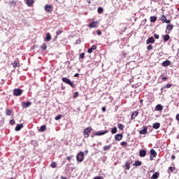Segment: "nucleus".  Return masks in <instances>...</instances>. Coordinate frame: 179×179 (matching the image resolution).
I'll use <instances>...</instances> for the list:
<instances>
[{"label":"nucleus","mask_w":179,"mask_h":179,"mask_svg":"<svg viewBox=\"0 0 179 179\" xmlns=\"http://www.w3.org/2000/svg\"><path fill=\"white\" fill-rule=\"evenodd\" d=\"M84 159H85V153L83 152H80L76 156V160L77 162H80V163H82Z\"/></svg>","instance_id":"obj_1"},{"label":"nucleus","mask_w":179,"mask_h":179,"mask_svg":"<svg viewBox=\"0 0 179 179\" xmlns=\"http://www.w3.org/2000/svg\"><path fill=\"white\" fill-rule=\"evenodd\" d=\"M108 130L96 131L94 132V135L92 136V138H94V136H101L103 135H106V134H108Z\"/></svg>","instance_id":"obj_2"},{"label":"nucleus","mask_w":179,"mask_h":179,"mask_svg":"<svg viewBox=\"0 0 179 179\" xmlns=\"http://www.w3.org/2000/svg\"><path fill=\"white\" fill-rule=\"evenodd\" d=\"M62 80L64 83H66V85H69L71 87H75V85H73V83H72V81H71V80L69 79L68 78H63Z\"/></svg>","instance_id":"obj_3"},{"label":"nucleus","mask_w":179,"mask_h":179,"mask_svg":"<svg viewBox=\"0 0 179 179\" xmlns=\"http://www.w3.org/2000/svg\"><path fill=\"white\" fill-rule=\"evenodd\" d=\"M23 94V90L15 88L13 90V95L16 96H22Z\"/></svg>","instance_id":"obj_4"},{"label":"nucleus","mask_w":179,"mask_h":179,"mask_svg":"<svg viewBox=\"0 0 179 179\" xmlns=\"http://www.w3.org/2000/svg\"><path fill=\"white\" fill-rule=\"evenodd\" d=\"M92 131V127H87L83 131L84 138H89V134H90V131Z\"/></svg>","instance_id":"obj_5"},{"label":"nucleus","mask_w":179,"mask_h":179,"mask_svg":"<svg viewBox=\"0 0 179 179\" xmlns=\"http://www.w3.org/2000/svg\"><path fill=\"white\" fill-rule=\"evenodd\" d=\"M88 27H90V29L99 27V21H94V22L90 23L88 24Z\"/></svg>","instance_id":"obj_6"},{"label":"nucleus","mask_w":179,"mask_h":179,"mask_svg":"<svg viewBox=\"0 0 179 179\" xmlns=\"http://www.w3.org/2000/svg\"><path fill=\"white\" fill-rule=\"evenodd\" d=\"M11 65H13V68H19V66H20V61H19V59H17L11 64Z\"/></svg>","instance_id":"obj_7"},{"label":"nucleus","mask_w":179,"mask_h":179,"mask_svg":"<svg viewBox=\"0 0 179 179\" xmlns=\"http://www.w3.org/2000/svg\"><path fill=\"white\" fill-rule=\"evenodd\" d=\"M150 160H153V159H155V157L157 156V152H156V151L153 149L150 150Z\"/></svg>","instance_id":"obj_8"},{"label":"nucleus","mask_w":179,"mask_h":179,"mask_svg":"<svg viewBox=\"0 0 179 179\" xmlns=\"http://www.w3.org/2000/svg\"><path fill=\"white\" fill-rule=\"evenodd\" d=\"M52 6L51 5H45V12H48V13H51V12H52Z\"/></svg>","instance_id":"obj_9"},{"label":"nucleus","mask_w":179,"mask_h":179,"mask_svg":"<svg viewBox=\"0 0 179 179\" xmlns=\"http://www.w3.org/2000/svg\"><path fill=\"white\" fill-rule=\"evenodd\" d=\"M21 106L23 108H27V107H30V106H31V102H22Z\"/></svg>","instance_id":"obj_10"},{"label":"nucleus","mask_w":179,"mask_h":179,"mask_svg":"<svg viewBox=\"0 0 179 179\" xmlns=\"http://www.w3.org/2000/svg\"><path fill=\"white\" fill-rule=\"evenodd\" d=\"M154 43H155V38H153V36L148 38L146 41V44H154Z\"/></svg>","instance_id":"obj_11"},{"label":"nucleus","mask_w":179,"mask_h":179,"mask_svg":"<svg viewBox=\"0 0 179 179\" xmlns=\"http://www.w3.org/2000/svg\"><path fill=\"white\" fill-rule=\"evenodd\" d=\"M166 29L169 31L168 34H170L171 30H173V29H174V25H173V24H169L166 26Z\"/></svg>","instance_id":"obj_12"},{"label":"nucleus","mask_w":179,"mask_h":179,"mask_svg":"<svg viewBox=\"0 0 179 179\" xmlns=\"http://www.w3.org/2000/svg\"><path fill=\"white\" fill-rule=\"evenodd\" d=\"M162 66H170L171 62L170 60H166L162 63Z\"/></svg>","instance_id":"obj_13"},{"label":"nucleus","mask_w":179,"mask_h":179,"mask_svg":"<svg viewBox=\"0 0 179 179\" xmlns=\"http://www.w3.org/2000/svg\"><path fill=\"white\" fill-rule=\"evenodd\" d=\"M139 115V112L138 110L134 111L131 115V120H135L137 115Z\"/></svg>","instance_id":"obj_14"},{"label":"nucleus","mask_w":179,"mask_h":179,"mask_svg":"<svg viewBox=\"0 0 179 179\" xmlns=\"http://www.w3.org/2000/svg\"><path fill=\"white\" fill-rule=\"evenodd\" d=\"M97 45H93L90 48L87 50L88 54H92L93 52V50H96Z\"/></svg>","instance_id":"obj_15"},{"label":"nucleus","mask_w":179,"mask_h":179,"mask_svg":"<svg viewBox=\"0 0 179 179\" xmlns=\"http://www.w3.org/2000/svg\"><path fill=\"white\" fill-rule=\"evenodd\" d=\"M141 135H146L148 134V127H143V129L140 131Z\"/></svg>","instance_id":"obj_16"},{"label":"nucleus","mask_w":179,"mask_h":179,"mask_svg":"<svg viewBox=\"0 0 179 179\" xmlns=\"http://www.w3.org/2000/svg\"><path fill=\"white\" fill-rule=\"evenodd\" d=\"M122 139V134H117L115 136V141H121Z\"/></svg>","instance_id":"obj_17"},{"label":"nucleus","mask_w":179,"mask_h":179,"mask_svg":"<svg viewBox=\"0 0 179 179\" xmlns=\"http://www.w3.org/2000/svg\"><path fill=\"white\" fill-rule=\"evenodd\" d=\"M139 156H140V157H145V156H146V150H140Z\"/></svg>","instance_id":"obj_18"},{"label":"nucleus","mask_w":179,"mask_h":179,"mask_svg":"<svg viewBox=\"0 0 179 179\" xmlns=\"http://www.w3.org/2000/svg\"><path fill=\"white\" fill-rule=\"evenodd\" d=\"M155 110L156 111H162V110H163V106H162V105H160V104H158V105H157V106H155Z\"/></svg>","instance_id":"obj_19"},{"label":"nucleus","mask_w":179,"mask_h":179,"mask_svg":"<svg viewBox=\"0 0 179 179\" xmlns=\"http://www.w3.org/2000/svg\"><path fill=\"white\" fill-rule=\"evenodd\" d=\"M160 173L159 172H155L151 177V179H157L159 178Z\"/></svg>","instance_id":"obj_20"},{"label":"nucleus","mask_w":179,"mask_h":179,"mask_svg":"<svg viewBox=\"0 0 179 179\" xmlns=\"http://www.w3.org/2000/svg\"><path fill=\"white\" fill-rule=\"evenodd\" d=\"M12 113H13V109H6V115L10 116V115H12Z\"/></svg>","instance_id":"obj_21"},{"label":"nucleus","mask_w":179,"mask_h":179,"mask_svg":"<svg viewBox=\"0 0 179 179\" xmlns=\"http://www.w3.org/2000/svg\"><path fill=\"white\" fill-rule=\"evenodd\" d=\"M22 128H23V124H17L15 130L18 131H20L22 129Z\"/></svg>","instance_id":"obj_22"},{"label":"nucleus","mask_w":179,"mask_h":179,"mask_svg":"<svg viewBox=\"0 0 179 179\" xmlns=\"http://www.w3.org/2000/svg\"><path fill=\"white\" fill-rule=\"evenodd\" d=\"M156 20H157V17H156V16H151L150 17V22H151V23H155V22H156Z\"/></svg>","instance_id":"obj_23"},{"label":"nucleus","mask_w":179,"mask_h":179,"mask_svg":"<svg viewBox=\"0 0 179 179\" xmlns=\"http://www.w3.org/2000/svg\"><path fill=\"white\" fill-rule=\"evenodd\" d=\"M152 127L154 128V129H159L160 128V123L159 122L154 123L152 125Z\"/></svg>","instance_id":"obj_24"},{"label":"nucleus","mask_w":179,"mask_h":179,"mask_svg":"<svg viewBox=\"0 0 179 179\" xmlns=\"http://www.w3.org/2000/svg\"><path fill=\"white\" fill-rule=\"evenodd\" d=\"M124 168L126 170H129L131 169V162H127L124 164Z\"/></svg>","instance_id":"obj_25"},{"label":"nucleus","mask_w":179,"mask_h":179,"mask_svg":"<svg viewBox=\"0 0 179 179\" xmlns=\"http://www.w3.org/2000/svg\"><path fill=\"white\" fill-rule=\"evenodd\" d=\"M26 3L27 6H31L34 3V0H26Z\"/></svg>","instance_id":"obj_26"},{"label":"nucleus","mask_w":179,"mask_h":179,"mask_svg":"<svg viewBox=\"0 0 179 179\" xmlns=\"http://www.w3.org/2000/svg\"><path fill=\"white\" fill-rule=\"evenodd\" d=\"M45 41H51V34L50 33H47Z\"/></svg>","instance_id":"obj_27"},{"label":"nucleus","mask_w":179,"mask_h":179,"mask_svg":"<svg viewBox=\"0 0 179 179\" xmlns=\"http://www.w3.org/2000/svg\"><path fill=\"white\" fill-rule=\"evenodd\" d=\"M45 129H47V126L45 125H42L40 129H38L39 132H44V131H45Z\"/></svg>","instance_id":"obj_28"},{"label":"nucleus","mask_w":179,"mask_h":179,"mask_svg":"<svg viewBox=\"0 0 179 179\" xmlns=\"http://www.w3.org/2000/svg\"><path fill=\"white\" fill-rule=\"evenodd\" d=\"M133 166H136V167L139 166H142V162L140 161H136L134 162V164H133Z\"/></svg>","instance_id":"obj_29"},{"label":"nucleus","mask_w":179,"mask_h":179,"mask_svg":"<svg viewBox=\"0 0 179 179\" xmlns=\"http://www.w3.org/2000/svg\"><path fill=\"white\" fill-rule=\"evenodd\" d=\"M111 149V144L108 145H105L103 147V150L107 151V150H110Z\"/></svg>","instance_id":"obj_30"},{"label":"nucleus","mask_w":179,"mask_h":179,"mask_svg":"<svg viewBox=\"0 0 179 179\" xmlns=\"http://www.w3.org/2000/svg\"><path fill=\"white\" fill-rule=\"evenodd\" d=\"M160 20H162V22H163V23H165L166 20H167V17H166V15H162L161 16Z\"/></svg>","instance_id":"obj_31"},{"label":"nucleus","mask_w":179,"mask_h":179,"mask_svg":"<svg viewBox=\"0 0 179 179\" xmlns=\"http://www.w3.org/2000/svg\"><path fill=\"white\" fill-rule=\"evenodd\" d=\"M50 167H52V169H55L57 167V163H55V162H52Z\"/></svg>","instance_id":"obj_32"},{"label":"nucleus","mask_w":179,"mask_h":179,"mask_svg":"<svg viewBox=\"0 0 179 179\" xmlns=\"http://www.w3.org/2000/svg\"><path fill=\"white\" fill-rule=\"evenodd\" d=\"M97 12H98V13L101 14V13H103V12H104V10L103 9V8L99 7L97 9Z\"/></svg>","instance_id":"obj_33"},{"label":"nucleus","mask_w":179,"mask_h":179,"mask_svg":"<svg viewBox=\"0 0 179 179\" xmlns=\"http://www.w3.org/2000/svg\"><path fill=\"white\" fill-rule=\"evenodd\" d=\"M170 40V35H166L164 37V41H169Z\"/></svg>","instance_id":"obj_34"},{"label":"nucleus","mask_w":179,"mask_h":179,"mask_svg":"<svg viewBox=\"0 0 179 179\" xmlns=\"http://www.w3.org/2000/svg\"><path fill=\"white\" fill-rule=\"evenodd\" d=\"M41 49L43 50V51H45L47 50V44L46 43H43L42 45H41Z\"/></svg>","instance_id":"obj_35"},{"label":"nucleus","mask_w":179,"mask_h":179,"mask_svg":"<svg viewBox=\"0 0 179 179\" xmlns=\"http://www.w3.org/2000/svg\"><path fill=\"white\" fill-rule=\"evenodd\" d=\"M170 87H171V84H167L164 87H162L161 90H163V89H170Z\"/></svg>","instance_id":"obj_36"},{"label":"nucleus","mask_w":179,"mask_h":179,"mask_svg":"<svg viewBox=\"0 0 179 179\" xmlns=\"http://www.w3.org/2000/svg\"><path fill=\"white\" fill-rule=\"evenodd\" d=\"M117 127L119 128V129H120V131H122V129H124V124L119 123L117 124Z\"/></svg>","instance_id":"obj_37"},{"label":"nucleus","mask_w":179,"mask_h":179,"mask_svg":"<svg viewBox=\"0 0 179 179\" xmlns=\"http://www.w3.org/2000/svg\"><path fill=\"white\" fill-rule=\"evenodd\" d=\"M169 170H170L171 173H174V171H176V167L170 166Z\"/></svg>","instance_id":"obj_38"},{"label":"nucleus","mask_w":179,"mask_h":179,"mask_svg":"<svg viewBox=\"0 0 179 179\" xmlns=\"http://www.w3.org/2000/svg\"><path fill=\"white\" fill-rule=\"evenodd\" d=\"M112 134H117V127H113L111 129Z\"/></svg>","instance_id":"obj_39"},{"label":"nucleus","mask_w":179,"mask_h":179,"mask_svg":"<svg viewBox=\"0 0 179 179\" xmlns=\"http://www.w3.org/2000/svg\"><path fill=\"white\" fill-rule=\"evenodd\" d=\"M121 146H124V148L128 145V143L126 141H122L120 143Z\"/></svg>","instance_id":"obj_40"},{"label":"nucleus","mask_w":179,"mask_h":179,"mask_svg":"<svg viewBox=\"0 0 179 179\" xmlns=\"http://www.w3.org/2000/svg\"><path fill=\"white\" fill-rule=\"evenodd\" d=\"M60 118H62V115H58L57 116H56L55 117V121H58Z\"/></svg>","instance_id":"obj_41"},{"label":"nucleus","mask_w":179,"mask_h":179,"mask_svg":"<svg viewBox=\"0 0 179 179\" xmlns=\"http://www.w3.org/2000/svg\"><path fill=\"white\" fill-rule=\"evenodd\" d=\"M147 50H148V51H150L151 50H153V46L152 45H149L147 47Z\"/></svg>","instance_id":"obj_42"},{"label":"nucleus","mask_w":179,"mask_h":179,"mask_svg":"<svg viewBox=\"0 0 179 179\" xmlns=\"http://www.w3.org/2000/svg\"><path fill=\"white\" fill-rule=\"evenodd\" d=\"M85 58V53H81L79 56L80 59H83Z\"/></svg>","instance_id":"obj_43"},{"label":"nucleus","mask_w":179,"mask_h":179,"mask_svg":"<svg viewBox=\"0 0 179 179\" xmlns=\"http://www.w3.org/2000/svg\"><path fill=\"white\" fill-rule=\"evenodd\" d=\"M154 37H155V38H156L157 40H159L160 36H159V34H154Z\"/></svg>","instance_id":"obj_44"},{"label":"nucleus","mask_w":179,"mask_h":179,"mask_svg":"<svg viewBox=\"0 0 179 179\" xmlns=\"http://www.w3.org/2000/svg\"><path fill=\"white\" fill-rule=\"evenodd\" d=\"M61 33H62V31H61V30L59 29V30L57 31L56 35H57V36H59V34H61Z\"/></svg>","instance_id":"obj_45"},{"label":"nucleus","mask_w":179,"mask_h":179,"mask_svg":"<svg viewBox=\"0 0 179 179\" xmlns=\"http://www.w3.org/2000/svg\"><path fill=\"white\" fill-rule=\"evenodd\" d=\"M78 96H79V93L75 92L74 94H73V98L76 99V97H78Z\"/></svg>","instance_id":"obj_46"},{"label":"nucleus","mask_w":179,"mask_h":179,"mask_svg":"<svg viewBox=\"0 0 179 179\" xmlns=\"http://www.w3.org/2000/svg\"><path fill=\"white\" fill-rule=\"evenodd\" d=\"M10 125H14V124H15V120H10Z\"/></svg>","instance_id":"obj_47"},{"label":"nucleus","mask_w":179,"mask_h":179,"mask_svg":"<svg viewBox=\"0 0 179 179\" xmlns=\"http://www.w3.org/2000/svg\"><path fill=\"white\" fill-rule=\"evenodd\" d=\"M101 110H102L103 113H106V106L102 107Z\"/></svg>","instance_id":"obj_48"},{"label":"nucleus","mask_w":179,"mask_h":179,"mask_svg":"<svg viewBox=\"0 0 179 179\" xmlns=\"http://www.w3.org/2000/svg\"><path fill=\"white\" fill-rule=\"evenodd\" d=\"M72 157H73V156L67 157L66 160H68L69 162H71V159H72Z\"/></svg>","instance_id":"obj_49"},{"label":"nucleus","mask_w":179,"mask_h":179,"mask_svg":"<svg viewBox=\"0 0 179 179\" xmlns=\"http://www.w3.org/2000/svg\"><path fill=\"white\" fill-rule=\"evenodd\" d=\"M93 179H103L101 176H96Z\"/></svg>","instance_id":"obj_50"},{"label":"nucleus","mask_w":179,"mask_h":179,"mask_svg":"<svg viewBox=\"0 0 179 179\" xmlns=\"http://www.w3.org/2000/svg\"><path fill=\"white\" fill-rule=\"evenodd\" d=\"M96 34H97L98 36H101V32L100 30H98V31H96Z\"/></svg>","instance_id":"obj_51"},{"label":"nucleus","mask_w":179,"mask_h":179,"mask_svg":"<svg viewBox=\"0 0 179 179\" xmlns=\"http://www.w3.org/2000/svg\"><path fill=\"white\" fill-rule=\"evenodd\" d=\"M162 80H163V82H164V80H167V77H162Z\"/></svg>","instance_id":"obj_52"},{"label":"nucleus","mask_w":179,"mask_h":179,"mask_svg":"<svg viewBox=\"0 0 179 179\" xmlns=\"http://www.w3.org/2000/svg\"><path fill=\"white\" fill-rule=\"evenodd\" d=\"M171 20H166V21H165V23H167L168 24H170L171 23Z\"/></svg>","instance_id":"obj_53"},{"label":"nucleus","mask_w":179,"mask_h":179,"mask_svg":"<svg viewBox=\"0 0 179 179\" xmlns=\"http://www.w3.org/2000/svg\"><path fill=\"white\" fill-rule=\"evenodd\" d=\"M171 159L172 160H176V155H172L171 156Z\"/></svg>","instance_id":"obj_54"},{"label":"nucleus","mask_w":179,"mask_h":179,"mask_svg":"<svg viewBox=\"0 0 179 179\" xmlns=\"http://www.w3.org/2000/svg\"><path fill=\"white\" fill-rule=\"evenodd\" d=\"M78 77H79V73H77L74 75V78H78Z\"/></svg>","instance_id":"obj_55"},{"label":"nucleus","mask_w":179,"mask_h":179,"mask_svg":"<svg viewBox=\"0 0 179 179\" xmlns=\"http://www.w3.org/2000/svg\"><path fill=\"white\" fill-rule=\"evenodd\" d=\"M177 121H179V114L176 115V117Z\"/></svg>","instance_id":"obj_56"},{"label":"nucleus","mask_w":179,"mask_h":179,"mask_svg":"<svg viewBox=\"0 0 179 179\" xmlns=\"http://www.w3.org/2000/svg\"><path fill=\"white\" fill-rule=\"evenodd\" d=\"M61 89L62 90H65V87L64 85H62Z\"/></svg>","instance_id":"obj_57"},{"label":"nucleus","mask_w":179,"mask_h":179,"mask_svg":"<svg viewBox=\"0 0 179 179\" xmlns=\"http://www.w3.org/2000/svg\"><path fill=\"white\" fill-rule=\"evenodd\" d=\"M80 42V41L77 40L76 43V44H79Z\"/></svg>","instance_id":"obj_58"},{"label":"nucleus","mask_w":179,"mask_h":179,"mask_svg":"<svg viewBox=\"0 0 179 179\" xmlns=\"http://www.w3.org/2000/svg\"><path fill=\"white\" fill-rule=\"evenodd\" d=\"M60 179H66V178L64 177V176H61Z\"/></svg>","instance_id":"obj_59"},{"label":"nucleus","mask_w":179,"mask_h":179,"mask_svg":"<svg viewBox=\"0 0 179 179\" xmlns=\"http://www.w3.org/2000/svg\"><path fill=\"white\" fill-rule=\"evenodd\" d=\"M140 103H143V99H141Z\"/></svg>","instance_id":"obj_60"},{"label":"nucleus","mask_w":179,"mask_h":179,"mask_svg":"<svg viewBox=\"0 0 179 179\" xmlns=\"http://www.w3.org/2000/svg\"><path fill=\"white\" fill-rule=\"evenodd\" d=\"M55 1H56V2H58V0H55Z\"/></svg>","instance_id":"obj_61"},{"label":"nucleus","mask_w":179,"mask_h":179,"mask_svg":"<svg viewBox=\"0 0 179 179\" xmlns=\"http://www.w3.org/2000/svg\"><path fill=\"white\" fill-rule=\"evenodd\" d=\"M178 12H179V7H178Z\"/></svg>","instance_id":"obj_62"},{"label":"nucleus","mask_w":179,"mask_h":179,"mask_svg":"<svg viewBox=\"0 0 179 179\" xmlns=\"http://www.w3.org/2000/svg\"><path fill=\"white\" fill-rule=\"evenodd\" d=\"M86 153H87V150L86 151Z\"/></svg>","instance_id":"obj_63"}]
</instances>
